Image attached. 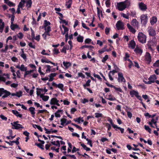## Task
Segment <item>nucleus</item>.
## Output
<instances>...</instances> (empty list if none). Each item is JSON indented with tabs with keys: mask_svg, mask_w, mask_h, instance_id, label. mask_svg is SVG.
I'll use <instances>...</instances> for the list:
<instances>
[{
	"mask_svg": "<svg viewBox=\"0 0 159 159\" xmlns=\"http://www.w3.org/2000/svg\"><path fill=\"white\" fill-rule=\"evenodd\" d=\"M40 97L42 98V100L44 101H47L49 98V97L48 96H45L43 94L40 95Z\"/></svg>",
	"mask_w": 159,
	"mask_h": 159,
	"instance_id": "27",
	"label": "nucleus"
},
{
	"mask_svg": "<svg viewBox=\"0 0 159 159\" xmlns=\"http://www.w3.org/2000/svg\"><path fill=\"white\" fill-rule=\"evenodd\" d=\"M105 4L107 7L108 8L110 7L111 5V0L106 1Z\"/></svg>",
	"mask_w": 159,
	"mask_h": 159,
	"instance_id": "47",
	"label": "nucleus"
},
{
	"mask_svg": "<svg viewBox=\"0 0 159 159\" xmlns=\"http://www.w3.org/2000/svg\"><path fill=\"white\" fill-rule=\"evenodd\" d=\"M91 41V39H90L87 38L85 39L84 42L85 43H89Z\"/></svg>",
	"mask_w": 159,
	"mask_h": 159,
	"instance_id": "62",
	"label": "nucleus"
},
{
	"mask_svg": "<svg viewBox=\"0 0 159 159\" xmlns=\"http://www.w3.org/2000/svg\"><path fill=\"white\" fill-rule=\"evenodd\" d=\"M11 60L14 62H17L18 61V59L16 57H13L11 58Z\"/></svg>",
	"mask_w": 159,
	"mask_h": 159,
	"instance_id": "61",
	"label": "nucleus"
},
{
	"mask_svg": "<svg viewBox=\"0 0 159 159\" xmlns=\"http://www.w3.org/2000/svg\"><path fill=\"white\" fill-rule=\"evenodd\" d=\"M12 113L17 117H19L20 118L22 117V115L21 114H20L17 111L12 110Z\"/></svg>",
	"mask_w": 159,
	"mask_h": 159,
	"instance_id": "24",
	"label": "nucleus"
},
{
	"mask_svg": "<svg viewBox=\"0 0 159 159\" xmlns=\"http://www.w3.org/2000/svg\"><path fill=\"white\" fill-rule=\"evenodd\" d=\"M10 75L8 74H4L3 75V76L0 75V81H2L5 83L6 85H9L11 83V82L10 81H8L6 82L7 79H10Z\"/></svg>",
	"mask_w": 159,
	"mask_h": 159,
	"instance_id": "2",
	"label": "nucleus"
},
{
	"mask_svg": "<svg viewBox=\"0 0 159 159\" xmlns=\"http://www.w3.org/2000/svg\"><path fill=\"white\" fill-rule=\"evenodd\" d=\"M97 14L99 18V19H100V15L101 16H102V12L101 11H100V9L98 7H97Z\"/></svg>",
	"mask_w": 159,
	"mask_h": 159,
	"instance_id": "44",
	"label": "nucleus"
},
{
	"mask_svg": "<svg viewBox=\"0 0 159 159\" xmlns=\"http://www.w3.org/2000/svg\"><path fill=\"white\" fill-rule=\"evenodd\" d=\"M107 97V99L110 101H114L116 100V98L111 94H108Z\"/></svg>",
	"mask_w": 159,
	"mask_h": 159,
	"instance_id": "23",
	"label": "nucleus"
},
{
	"mask_svg": "<svg viewBox=\"0 0 159 159\" xmlns=\"http://www.w3.org/2000/svg\"><path fill=\"white\" fill-rule=\"evenodd\" d=\"M144 128L149 133H151V129L148 126L145 125L144 126Z\"/></svg>",
	"mask_w": 159,
	"mask_h": 159,
	"instance_id": "48",
	"label": "nucleus"
},
{
	"mask_svg": "<svg viewBox=\"0 0 159 159\" xmlns=\"http://www.w3.org/2000/svg\"><path fill=\"white\" fill-rule=\"evenodd\" d=\"M136 45L135 42L134 40H131L129 44V47L132 49H134Z\"/></svg>",
	"mask_w": 159,
	"mask_h": 159,
	"instance_id": "20",
	"label": "nucleus"
},
{
	"mask_svg": "<svg viewBox=\"0 0 159 159\" xmlns=\"http://www.w3.org/2000/svg\"><path fill=\"white\" fill-rule=\"evenodd\" d=\"M141 22L142 24L145 25L148 21V17L147 14L142 15L140 17Z\"/></svg>",
	"mask_w": 159,
	"mask_h": 159,
	"instance_id": "7",
	"label": "nucleus"
},
{
	"mask_svg": "<svg viewBox=\"0 0 159 159\" xmlns=\"http://www.w3.org/2000/svg\"><path fill=\"white\" fill-rule=\"evenodd\" d=\"M51 143L53 145L58 146V147H60V142L59 140H57L56 141H52L51 142Z\"/></svg>",
	"mask_w": 159,
	"mask_h": 159,
	"instance_id": "37",
	"label": "nucleus"
},
{
	"mask_svg": "<svg viewBox=\"0 0 159 159\" xmlns=\"http://www.w3.org/2000/svg\"><path fill=\"white\" fill-rule=\"evenodd\" d=\"M130 4V1L129 0H125L123 2L117 3L116 7L117 9L120 11H122L125 8L129 7Z\"/></svg>",
	"mask_w": 159,
	"mask_h": 159,
	"instance_id": "1",
	"label": "nucleus"
},
{
	"mask_svg": "<svg viewBox=\"0 0 159 159\" xmlns=\"http://www.w3.org/2000/svg\"><path fill=\"white\" fill-rule=\"evenodd\" d=\"M118 80L119 82H125V79L124 77L123 74L122 73H119L118 74Z\"/></svg>",
	"mask_w": 159,
	"mask_h": 159,
	"instance_id": "14",
	"label": "nucleus"
},
{
	"mask_svg": "<svg viewBox=\"0 0 159 159\" xmlns=\"http://www.w3.org/2000/svg\"><path fill=\"white\" fill-rule=\"evenodd\" d=\"M59 101L55 98H52L50 102V103L51 105H55L58 106H60V104L58 103Z\"/></svg>",
	"mask_w": 159,
	"mask_h": 159,
	"instance_id": "10",
	"label": "nucleus"
},
{
	"mask_svg": "<svg viewBox=\"0 0 159 159\" xmlns=\"http://www.w3.org/2000/svg\"><path fill=\"white\" fill-rule=\"evenodd\" d=\"M22 92L21 91L16 92L15 93L11 94V96H16L18 98H20L22 96Z\"/></svg>",
	"mask_w": 159,
	"mask_h": 159,
	"instance_id": "16",
	"label": "nucleus"
},
{
	"mask_svg": "<svg viewBox=\"0 0 159 159\" xmlns=\"http://www.w3.org/2000/svg\"><path fill=\"white\" fill-rule=\"evenodd\" d=\"M108 58V55H106L104 57H103V59H102V61L103 62H105L106 61Z\"/></svg>",
	"mask_w": 159,
	"mask_h": 159,
	"instance_id": "55",
	"label": "nucleus"
},
{
	"mask_svg": "<svg viewBox=\"0 0 159 159\" xmlns=\"http://www.w3.org/2000/svg\"><path fill=\"white\" fill-rule=\"evenodd\" d=\"M26 6L27 8L30 7L32 4L31 0H28L26 2Z\"/></svg>",
	"mask_w": 159,
	"mask_h": 159,
	"instance_id": "36",
	"label": "nucleus"
},
{
	"mask_svg": "<svg viewBox=\"0 0 159 159\" xmlns=\"http://www.w3.org/2000/svg\"><path fill=\"white\" fill-rule=\"evenodd\" d=\"M148 32L149 35L150 36H154L156 34L155 30L151 27H149L148 28Z\"/></svg>",
	"mask_w": 159,
	"mask_h": 159,
	"instance_id": "12",
	"label": "nucleus"
},
{
	"mask_svg": "<svg viewBox=\"0 0 159 159\" xmlns=\"http://www.w3.org/2000/svg\"><path fill=\"white\" fill-rule=\"evenodd\" d=\"M4 23L1 19H0V32L2 33L4 27Z\"/></svg>",
	"mask_w": 159,
	"mask_h": 159,
	"instance_id": "21",
	"label": "nucleus"
},
{
	"mask_svg": "<svg viewBox=\"0 0 159 159\" xmlns=\"http://www.w3.org/2000/svg\"><path fill=\"white\" fill-rule=\"evenodd\" d=\"M44 68H46V72L47 73H49L51 71V67L49 65H45L44 66Z\"/></svg>",
	"mask_w": 159,
	"mask_h": 159,
	"instance_id": "29",
	"label": "nucleus"
},
{
	"mask_svg": "<svg viewBox=\"0 0 159 159\" xmlns=\"http://www.w3.org/2000/svg\"><path fill=\"white\" fill-rule=\"evenodd\" d=\"M106 126L107 127L108 131H109L111 129V126L110 124L108 123H106Z\"/></svg>",
	"mask_w": 159,
	"mask_h": 159,
	"instance_id": "63",
	"label": "nucleus"
},
{
	"mask_svg": "<svg viewBox=\"0 0 159 159\" xmlns=\"http://www.w3.org/2000/svg\"><path fill=\"white\" fill-rule=\"evenodd\" d=\"M3 94H4V95L2 96V98H6L10 95L11 94V93L10 92L4 89V92H3Z\"/></svg>",
	"mask_w": 159,
	"mask_h": 159,
	"instance_id": "25",
	"label": "nucleus"
},
{
	"mask_svg": "<svg viewBox=\"0 0 159 159\" xmlns=\"http://www.w3.org/2000/svg\"><path fill=\"white\" fill-rule=\"evenodd\" d=\"M83 37L80 35L77 38V41L81 43L83 42Z\"/></svg>",
	"mask_w": 159,
	"mask_h": 159,
	"instance_id": "43",
	"label": "nucleus"
},
{
	"mask_svg": "<svg viewBox=\"0 0 159 159\" xmlns=\"http://www.w3.org/2000/svg\"><path fill=\"white\" fill-rule=\"evenodd\" d=\"M107 45H106L104 46V47L101 49V50H99L98 52V53L100 54H101L104 52H105L107 51Z\"/></svg>",
	"mask_w": 159,
	"mask_h": 159,
	"instance_id": "32",
	"label": "nucleus"
},
{
	"mask_svg": "<svg viewBox=\"0 0 159 159\" xmlns=\"http://www.w3.org/2000/svg\"><path fill=\"white\" fill-rule=\"evenodd\" d=\"M51 23L49 21H48L46 20L44 21V23L43 25V28L50 26Z\"/></svg>",
	"mask_w": 159,
	"mask_h": 159,
	"instance_id": "39",
	"label": "nucleus"
},
{
	"mask_svg": "<svg viewBox=\"0 0 159 159\" xmlns=\"http://www.w3.org/2000/svg\"><path fill=\"white\" fill-rule=\"evenodd\" d=\"M91 82V80H87V81L86 82V83L84 84L83 86V87L85 89H86V86H89L90 85V83Z\"/></svg>",
	"mask_w": 159,
	"mask_h": 159,
	"instance_id": "42",
	"label": "nucleus"
},
{
	"mask_svg": "<svg viewBox=\"0 0 159 159\" xmlns=\"http://www.w3.org/2000/svg\"><path fill=\"white\" fill-rule=\"evenodd\" d=\"M16 68L19 69L22 71H25L27 70V67L25 66L23 64H22L20 66V65H16L15 66Z\"/></svg>",
	"mask_w": 159,
	"mask_h": 159,
	"instance_id": "11",
	"label": "nucleus"
},
{
	"mask_svg": "<svg viewBox=\"0 0 159 159\" xmlns=\"http://www.w3.org/2000/svg\"><path fill=\"white\" fill-rule=\"evenodd\" d=\"M29 110L30 112H31V113L32 115V116L33 117H34L35 116L34 114H35V108L33 107H31L29 108Z\"/></svg>",
	"mask_w": 159,
	"mask_h": 159,
	"instance_id": "26",
	"label": "nucleus"
},
{
	"mask_svg": "<svg viewBox=\"0 0 159 159\" xmlns=\"http://www.w3.org/2000/svg\"><path fill=\"white\" fill-rule=\"evenodd\" d=\"M157 79V77L156 75L154 74L151 75L148 78V81H144V82L145 84H151L152 83L155 82V80Z\"/></svg>",
	"mask_w": 159,
	"mask_h": 159,
	"instance_id": "4",
	"label": "nucleus"
},
{
	"mask_svg": "<svg viewBox=\"0 0 159 159\" xmlns=\"http://www.w3.org/2000/svg\"><path fill=\"white\" fill-rule=\"evenodd\" d=\"M10 28L12 30H14L15 29L18 28V26L16 24H14L13 23H12L11 24Z\"/></svg>",
	"mask_w": 159,
	"mask_h": 159,
	"instance_id": "33",
	"label": "nucleus"
},
{
	"mask_svg": "<svg viewBox=\"0 0 159 159\" xmlns=\"http://www.w3.org/2000/svg\"><path fill=\"white\" fill-rule=\"evenodd\" d=\"M50 36V34L49 32H45V31L44 33L42 35V36H43V38L45 40L46 39L47 37V36Z\"/></svg>",
	"mask_w": 159,
	"mask_h": 159,
	"instance_id": "35",
	"label": "nucleus"
},
{
	"mask_svg": "<svg viewBox=\"0 0 159 159\" xmlns=\"http://www.w3.org/2000/svg\"><path fill=\"white\" fill-rule=\"evenodd\" d=\"M62 27L64 29V31L63 32H62V34H66V32H67L68 31V29L67 28L65 27L64 25H62Z\"/></svg>",
	"mask_w": 159,
	"mask_h": 159,
	"instance_id": "51",
	"label": "nucleus"
},
{
	"mask_svg": "<svg viewBox=\"0 0 159 159\" xmlns=\"http://www.w3.org/2000/svg\"><path fill=\"white\" fill-rule=\"evenodd\" d=\"M138 41L142 43H144L146 41V36L142 32H139L137 36Z\"/></svg>",
	"mask_w": 159,
	"mask_h": 159,
	"instance_id": "3",
	"label": "nucleus"
},
{
	"mask_svg": "<svg viewBox=\"0 0 159 159\" xmlns=\"http://www.w3.org/2000/svg\"><path fill=\"white\" fill-rule=\"evenodd\" d=\"M72 0H68V2L66 3V6L68 8H70L71 7V5L72 3Z\"/></svg>",
	"mask_w": 159,
	"mask_h": 159,
	"instance_id": "41",
	"label": "nucleus"
},
{
	"mask_svg": "<svg viewBox=\"0 0 159 159\" xmlns=\"http://www.w3.org/2000/svg\"><path fill=\"white\" fill-rule=\"evenodd\" d=\"M22 53L20 55L21 57L24 59L25 60L26 59V55L24 53L23 50H22Z\"/></svg>",
	"mask_w": 159,
	"mask_h": 159,
	"instance_id": "57",
	"label": "nucleus"
},
{
	"mask_svg": "<svg viewBox=\"0 0 159 159\" xmlns=\"http://www.w3.org/2000/svg\"><path fill=\"white\" fill-rule=\"evenodd\" d=\"M66 120L65 118H62L61 119V125L63 126L65 124L66 125Z\"/></svg>",
	"mask_w": 159,
	"mask_h": 159,
	"instance_id": "45",
	"label": "nucleus"
},
{
	"mask_svg": "<svg viewBox=\"0 0 159 159\" xmlns=\"http://www.w3.org/2000/svg\"><path fill=\"white\" fill-rule=\"evenodd\" d=\"M127 25L128 29L130 32L134 34L135 33L136 31L135 29L129 23L127 24Z\"/></svg>",
	"mask_w": 159,
	"mask_h": 159,
	"instance_id": "18",
	"label": "nucleus"
},
{
	"mask_svg": "<svg viewBox=\"0 0 159 159\" xmlns=\"http://www.w3.org/2000/svg\"><path fill=\"white\" fill-rule=\"evenodd\" d=\"M34 70H27L25 71V75H29L31 74V73L33 72L34 71Z\"/></svg>",
	"mask_w": 159,
	"mask_h": 159,
	"instance_id": "60",
	"label": "nucleus"
},
{
	"mask_svg": "<svg viewBox=\"0 0 159 159\" xmlns=\"http://www.w3.org/2000/svg\"><path fill=\"white\" fill-rule=\"evenodd\" d=\"M145 60L146 63L148 64H150L152 61V59L150 54L147 52L145 55Z\"/></svg>",
	"mask_w": 159,
	"mask_h": 159,
	"instance_id": "8",
	"label": "nucleus"
},
{
	"mask_svg": "<svg viewBox=\"0 0 159 159\" xmlns=\"http://www.w3.org/2000/svg\"><path fill=\"white\" fill-rule=\"evenodd\" d=\"M157 119L156 118V119H152L150 122H149L148 123H151L152 124H154L155 126L157 125Z\"/></svg>",
	"mask_w": 159,
	"mask_h": 159,
	"instance_id": "40",
	"label": "nucleus"
},
{
	"mask_svg": "<svg viewBox=\"0 0 159 159\" xmlns=\"http://www.w3.org/2000/svg\"><path fill=\"white\" fill-rule=\"evenodd\" d=\"M57 87L62 91H63L64 90V85L60 83L58 84Z\"/></svg>",
	"mask_w": 159,
	"mask_h": 159,
	"instance_id": "46",
	"label": "nucleus"
},
{
	"mask_svg": "<svg viewBox=\"0 0 159 159\" xmlns=\"http://www.w3.org/2000/svg\"><path fill=\"white\" fill-rule=\"evenodd\" d=\"M153 66L155 67H158L159 68V60L157 61L153 64Z\"/></svg>",
	"mask_w": 159,
	"mask_h": 159,
	"instance_id": "54",
	"label": "nucleus"
},
{
	"mask_svg": "<svg viewBox=\"0 0 159 159\" xmlns=\"http://www.w3.org/2000/svg\"><path fill=\"white\" fill-rule=\"evenodd\" d=\"M63 64L64 66L66 69L69 67L71 66V63L69 62H65V61H63Z\"/></svg>",
	"mask_w": 159,
	"mask_h": 159,
	"instance_id": "31",
	"label": "nucleus"
},
{
	"mask_svg": "<svg viewBox=\"0 0 159 159\" xmlns=\"http://www.w3.org/2000/svg\"><path fill=\"white\" fill-rule=\"evenodd\" d=\"M116 127H115V128H114V129H116V130H117V129H120L121 133H124V129L118 127L117 125H116Z\"/></svg>",
	"mask_w": 159,
	"mask_h": 159,
	"instance_id": "53",
	"label": "nucleus"
},
{
	"mask_svg": "<svg viewBox=\"0 0 159 159\" xmlns=\"http://www.w3.org/2000/svg\"><path fill=\"white\" fill-rule=\"evenodd\" d=\"M134 51L136 54L140 56L141 55L143 51L142 50L138 47H136L134 50Z\"/></svg>",
	"mask_w": 159,
	"mask_h": 159,
	"instance_id": "17",
	"label": "nucleus"
},
{
	"mask_svg": "<svg viewBox=\"0 0 159 159\" xmlns=\"http://www.w3.org/2000/svg\"><path fill=\"white\" fill-rule=\"evenodd\" d=\"M56 75V74L55 73H53L51 74L49 76V79L48 80L49 81H52L53 80V77H55Z\"/></svg>",
	"mask_w": 159,
	"mask_h": 159,
	"instance_id": "30",
	"label": "nucleus"
},
{
	"mask_svg": "<svg viewBox=\"0 0 159 159\" xmlns=\"http://www.w3.org/2000/svg\"><path fill=\"white\" fill-rule=\"evenodd\" d=\"M62 110H59L55 113V116L56 117H60L61 116V114L63 113Z\"/></svg>",
	"mask_w": 159,
	"mask_h": 159,
	"instance_id": "22",
	"label": "nucleus"
},
{
	"mask_svg": "<svg viewBox=\"0 0 159 159\" xmlns=\"http://www.w3.org/2000/svg\"><path fill=\"white\" fill-rule=\"evenodd\" d=\"M69 49V47L68 46H64L62 49V50L61 51V52H63L65 53H66V50Z\"/></svg>",
	"mask_w": 159,
	"mask_h": 159,
	"instance_id": "52",
	"label": "nucleus"
},
{
	"mask_svg": "<svg viewBox=\"0 0 159 159\" xmlns=\"http://www.w3.org/2000/svg\"><path fill=\"white\" fill-rule=\"evenodd\" d=\"M28 45L30 47L33 48H35V45L33 44L31 42L29 43L28 44Z\"/></svg>",
	"mask_w": 159,
	"mask_h": 159,
	"instance_id": "64",
	"label": "nucleus"
},
{
	"mask_svg": "<svg viewBox=\"0 0 159 159\" xmlns=\"http://www.w3.org/2000/svg\"><path fill=\"white\" fill-rule=\"evenodd\" d=\"M139 9L142 11H144L147 9V5L143 2H141L139 3Z\"/></svg>",
	"mask_w": 159,
	"mask_h": 159,
	"instance_id": "15",
	"label": "nucleus"
},
{
	"mask_svg": "<svg viewBox=\"0 0 159 159\" xmlns=\"http://www.w3.org/2000/svg\"><path fill=\"white\" fill-rule=\"evenodd\" d=\"M46 51L45 50L43 49L42 50V52H41V53L43 55H46L49 56L50 55V54L48 53V52H45Z\"/></svg>",
	"mask_w": 159,
	"mask_h": 159,
	"instance_id": "58",
	"label": "nucleus"
},
{
	"mask_svg": "<svg viewBox=\"0 0 159 159\" xmlns=\"http://www.w3.org/2000/svg\"><path fill=\"white\" fill-rule=\"evenodd\" d=\"M116 26L117 30H123L124 29V25L123 23L121 21L119 20L117 22Z\"/></svg>",
	"mask_w": 159,
	"mask_h": 159,
	"instance_id": "9",
	"label": "nucleus"
},
{
	"mask_svg": "<svg viewBox=\"0 0 159 159\" xmlns=\"http://www.w3.org/2000/svg\"><path fill=\"white\" fill-rule=\"evenodd\" d=\"M131 25L134 28L139 27V23L136 19H134L132 20L131 22Z\"/></svg>",
	"mask_w": 159,
	"mask_h": 159,
	"instance_id": "13",
	"label": "nucleus"
},
{
	"mask_svg": "<svg viewBox=\"0 0 159 159\" xmlns=\"http://www.w3.org/2000/svg\"><path fill=\"white\" fill-rule=\"evenodd\" d=\"M107 120L110 123V124H111L112 127L114 129L115 128V127H116V126L117 125L113 124V120L110 117H108L107 118Z\"/></svg>",
	"mask_w": 159,
	"mask_h": 159,
	"instance_id": "34",
	"label": "nucleus"
},
{
	"mask_svg": "<svg viewBox=\"0 0 159 159\" xmlns=\"http://www.w3.org/2000/svg\"><path fill=\"white\" fill-rule=\"evenodd\" d=\"M129 94L131 97H133L135 96L140 101L142 100L141 97L139 95V93L137 91L132 90L129 92Z\"/></svg>",
	"mask_w": 159,
	"mask_h": 159,
	"instance_id": "6",
	"label": "nucleus"
},
{
	"mask_svg": "<svg viewBox=\"0 0 159 159\" xmlns=\"http://www.w3.org/2000/svg\"><path fill=\"white\" fill-rule=\"evenodd\" d=\"M95 117L97 118L102 117L103 115L101 113H95Z\"/></svg>",
	"mask_w": 159,
	"mask_h": 159,
	"instance_id": "50",
	"label": "nucleus"
},
{
	"mask_svg": "<svg viewBox=\"0 0 159 159\" xmlns=\"http://www.w3.org/2000/svg\"><path fill=\"white\" fill-rule=\"evenodd\" d=\"M45 32H49L51 31L50 26L44 28Z\"/></svg>",
	"mask_w": 159,
	"mask_h": 159,
	"instance_id": "56",
	"label": "nucleus"
},
{
	"mask_svg": "<svg viewBox=\"0 0 159 159\" xmlns=\"http://www.w3.org/2000/svg\"><path fill=\"white\" fill-rule=\"evenodd\" d=\"M25 2V1L24 0H21L20 2H19V4L18 6V7L21 8L23 9V8L24 7Z\"/></svg>",
	"mask_w": 159,
	"mask_h": 159,
	"instance_id": "28",
	"label": "nucleus"
},
{
	"mask_svg": "<svg viewBox=\"0 0 159 159\" xmlns=\"http://www.w3.org/2000/svg\"><path fill=\"white\" fill-rule=\"evenodd\" d=\"M121 16L124 18H125L127 19H129V13H127V14H126L124 13H122L121 14Z\"/></svg>",
	"mask_w": 159,
	"mask_h": 159,
	"instance_id": "49",
	"label": "nucleus"
},
{
	"mask_svg": "<svg viewBox=\"0 0 159 159\" xmlns=\"http://www.w3.org/2000/svg\"><path fill=\"white\" fill-rule=\"evenodd\" d=\"M19 121H16L11 123V124L12 126V128L16 129H23L24 127L21 125L18 124Z\"/></svg>",
	"mask_w": 159,
	"mask_h": 159,
	"instance_id": "5",
	"label": "nucleus"
},
{
	"mask_svg": "<svg viewBox=\"0 0 159 159\" xmlns=\"http://www.w3.org/2000/svg\"><path fill=\"white\" fill-rule=\"evenodd\" d=\"M24 35L21 32L18 33L17 37L20 39H22Z\"/></svg>",
	"mask_w": 159,
	"mask_h": 159,
	"instance_id": "59",
	"label": "nucleus"
},
{
	"mask_svg": "<svg viewBox=\"0 0 159 159\" xmlns=\"http://www.w3.org/2000/svg\"><path fill=\"white\" fill-rule=\"evenodd\" d=\"M157 21V18L155 16H153L150 19V23L152 25H153L156 23Z\"/></svg>",
	"mask_w": 159,
	"mask_h": 159,
	"instance_id": "19",
	"label": "nucleus"
},
{
	"mask_svg": "<svg viewBox=\"0 0 159 159\" xmlns=\"http://www.w3.org/2000/svg\"><path fill=\"white\" fill-rule=\"evenodd\" d=\"M74 120L75 122H78L79 123H80L81 122H84V120L83 119V118H81L80 117L74 119Z\"/></svg>",
	"mask_w": 159,
	"mask_h": 159,
	"instance_id": "38",
	"label": "nucleus"
}]
</instances>
